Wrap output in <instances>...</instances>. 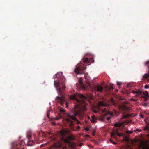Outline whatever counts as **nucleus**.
Masks as SVG:
<instances>
[{
    "mask_svg": "<svg viewBox=\"0 0 149 149\" xmlns=\"http://www.w3.org/2000/svg\"><path fill=\"white\" fill-rule=\"evenodd\" d=\"M129 116L128 115H124L123 116V117L122 118V119H123L125 118H126L127 117H128Z\"/></svg>",
    "mask_w": 149,
    "mask_h": 149,
    "instance_id": "nucleus-23",
    "label": "nucleus"
},
{
    "mask_svg": "<svg viewBox=\"0 0 149 149\" xmlns=\"http://www.w3.org/2000/svg\"><path fill=\"white\" fill-rule=\"evenodd\" d=\"M124 139L126 141H128L129 140L128 139L127 137L124 138Z\"/></svg>",
    "mask_w": 149,
    "mask_h": 149,
    "instance_id": "nucleus-28",
    "label": "nucleus"
},
{
    "mask_svg": "<svg viewBox=\"0 0 149 149\" xmlns=\"http://www.w3.org/2000/svg\"><path fill=\"white\" fill-rule=\"evenodd\" d=\"M80 128V127L79 126H78L77 127V129L79 130Z\"/></svg>",
    "mask_w": 149,
    "mask_h": 149,
    "instance_id": "nucleus-40",
    "label": "nucleus"
},
{
    "mask_svg": "<svg viewBox=\"0 0 149 149\" xmlns=\"http://www.w3.org/2000/svg\"><path fill=\"white\" fill-rule=\"evenodd\" d=\"M58 74H55V76H56L57 78H58Z\"/></svg>",
    "mask_w": 149,
    "mask_h": 149,
    "instance_id": "nucleus-43",
    "label": "nucleus"
},
{
    "mask_svg": "<svg viewBox=\"0 0 149 149\" xmlns=\"http://www.w3.org/2000/svg\"><path fill=\"white\" fill-rule=\"evenodd\" d=\"M87 83L88 84V85L89 87L92 90H93L95 88V86L93 84V83L91 82V83L89 81H87Z\"/></svg>",
    "mask_w": 149,
    "mask_h": 149,
    "instance_id": "nucleus-7",
    "label": "nucleus"
},
{
    "mask_svg": "<svg viewBox=\"0 0 149 149\" xmlns=\"http://www.w3.org/2000/svg\"><path fill=\"white\" fill-rule=\"evenodd\" d=\"M144 104L146 106L147 105V104L146 103H145Z\"/></svg>",
    "mask_w": 149,
    "mask_h": 149,
    "instance_id": "nucleus-46",
    "label": "nucleus"
},
{
    "mask_svg": "<svg viewBox=\"0 0 149 149\" xmlns=\"http://www.w3.org/2000/svg\"><path fill=\"white\" fill-rule=\"evenodd\" d=\"M149 88V85H146L145 86V89H147Z\"/></svg>",
    "mask_w": 149,
    "mask_h": 149,
    "instance_id": "nucleus-26",
    "label": "nucleus"
},
{
    "mask_svg": "<svg viewBox=\"0 0 149 149\" xmlns=\"http://www.w3.org/2000/svg\"><path fill=\"white\" fill-rule=\"evenodd\" d=\"M94 112H95V113H96L97 112H96V111H94Z\"/></svg>",
    "mask_w": 149,
    "mask_h": 149,
    "instance_id": "nucleus-49",
    "label": "nucleus"
},
{
    "mask_svg": "<svg viewBox=\"0 0 149 149\" xmlns=\"http://www.w3.org/2000/svg\"><path fill=\"white\" fill-rule=\"evenodd\" d=\"M92 118L90 119L91 121L93 123H95L96 121V118L95 116H92Z\"/></svg>",
    "mask_w": 149,
    "mask_h": 149,
    "instance_id": "nucleus-16",
    "label": "nucleus"
},
{
    "mask_svg": "<svg viewBox=\"0 0 149 149\" xmlns=\"http://www.w3.org/2000/svg\"><path fill=\"white\" fill-rule=\"evenodd\" d=\"M133 131H127V133H128L129 134H131L132 133Z\"/></svg>",
    "mask_w": 149,
    "mask_h": 149,
    "instance_id": "nucleus-29",
    "label": "nucleus"
},
{
    "mask_svg": "<svg viewBox=\"0 0 149 149\" xmlns=\"http://www.w3.org/2000/svg\"><path fill=\"white\" fill-rule=\"evenodd\" d=\"M110 118H111L110 117H108L107 118V120H109L110 119Z\"/></svg>",
    "mask_w": 149,
    "mask_h": 149,
    "instance_id": "nucleus-35",
    "label": "nucleus"
},
{
    "mask_svg": "<svg viewBox=\"0 0 149 149\" xmlns=\"http://www.w3.org/2000/svg\"><path fill=\"white\" fill-rule=\"evenodd\" d=\"M112 143L113 144H116V142H113Z\"/></svg>",
    "mask_w": 149,
    "mask_h": 149,
    "instance_id": "nucleus-42",
    "label": "nucleus"
},
{
    "mask_svg": "<svg viewBox=\"0 0 149 149\" xmlns=\"http://www.w3.org/2000/svg\"><path fill=\"white\" fill-rule=\"evenodd\" d=\"M113 88L112 86H110L109 88V90H113Z\"/></svg>",
    "mask_w": 149,
    "mask_h": 149,
    "instance_id": "nucleus-27",
    "label": "nucleus"
},
{
    "mask_svg": "<svg viewBox=\"0 0 149 149\" xmlns=\"http://www.w3.org/2000/svg\"><path fill=\"white\" fill-rule=\"evenodd\" d=\"M116 112H117V111H115V113L116 114Z\"/></svg>",
    "mask_w": 149,
    "mask_h": 149,
    "instance_id": "nucleus-47",
    "label": "nucleus"
},
{
    "mask_svg": "<svg viewBox=\"0 0 149 149\" xmlns=\"http://www.w3.org/2000/svg\"><path fill=\"white\" fill-rule=\"evenodd\" d=\"M69 132V131L68 130H64L61 132V134L62 135L64 136L65 135V134L68 133Z\"/></svg>",
    "mask_w": 149,
    "mask_h": 149,
    "instance_id": "nucleus-11",
    "label": "nucleus"
},
{
    "mask_svg": "<svg viewBox=\"0 0 149 149\" xmlns=\"http://www.w3.org/2000/svg\"><path fill=\"white\" fill-rule=\"evenodd\" d=\"M144 130H147L149 132V126L148 125H146L144 128Z\"/></svg>",
    "mask_w": 149,
    "mask_h": 149,
    "instance_id": "nucleus-19",
    "label": "nucleus"
},
{
    "mask_svg": "<svg viewBox=\"0 0 149 149\" xmlns=\"http://www.w3.org/2000/svg\"><path fill=\"white\" fill-rule=\"evenodd\" d=\"M101 120L102 121H103V122H104L105 121V118H104V117H101Z\"/></svg>",
    "mask_w": 149,
    "mask_h": 149,
    "instance_id": "nucleus-25",
    "label": "nucleus"
},
{
    "mask_svg": "<svg viewBox=\"0 0 149 149\" xmlns=\"http://www.w3.org/2000/svg\"><path fill=\"white\" fill-rule=\"evenodd\" d=\"M41 133H42L41 132L38 133L35 136H38L39 137L40 136V135L41 134Z\"/></svg>",
    "mask_w": 149,
    "mask_h": 149,
    "instance_id": "nucleus-22",
    "label": "nucleus"
},
{
    "mask_svg": "<svg viewBox=\"0 0 149 149\" xmlns=\"http://www.w3.org/2000/svg\"><path fill=\"white\" fill-rule=\"evenodd\" d=\"M22 146V143L19 141L17 144L13 145L12 149H24Z\"/></svg>",
    "mask_w": 149,
    "mask_h": 149,
    "instance_id": "nucleus-4",
    "label": "nucleus"
},
{
    "mask_svg": "<svg viewBox=\"0 0 149 149\" xmlns=\"http://www.w3.org/2000/svg\"><path fill=\"white\" fill-rule=\"evenodd\" d=\"M33 144V140L28 141L27 145L28 146H32Z\"/></svg>",
    "mask_w": 149,
    "mask_h": 149,
    "instance_id": "nucleus-15",
    "label": "nucleus"
},
{
    "mask_svg": "<svg viewBox=\"0 0 149 149\" xmlns=\"http://www.w3.org/2000/svg\"><path fill=\"white\" fill-rule=\"evenodd\" d=\"M65 80L62 77H60L58 78V81L55 80L54 83V85L58 91L59 94L61 95V97L57 96L56 99L57 101H60L61 104L65 102L64 96L63 95L62 92V91L65 90V88L64 83Z\"/></svg>",
    "mask_w": 149,
    "mask_h": 149,
    "instance_id": "nucleus-2",
    "label": "nucleus"
},
{
    "mask_svg": "<svg viewBox=\"0 0 149 149\" xmlns=\"http://www.w3.org/2000/svg\"><path fill=\"white\" fill-rule=\"evenodd\" d=\"M108 114L110 115V116H113V113H111L109 111H107V112L105 114V116H107Z\"/></svg>",
    "mask_w": 149,
    "mask_h": 149,
    "instance_id": "nucleus-18",
    "label": "nucleus"
},
{
    "mask_svg": "<svg viewBox=\"0 0 149 149\" xmlns=\"http://www.w3.org/2000/svg\"><path fill=\"white\" fill-rule=\"evenodd\" d=\"M117 84L118 86H120L121 84V83L118 82H117Z\"/></svg>",
    "mask_w": 149,
    "mask_h": 149,
    "instance_id": "nucleus-31",
    "label": "nucleus"
},
{
    "mask_svg": "<svg viewBox=\"0 0 149 149\" xmlns=\"http://www.w3.org/2000/svg\"><path fill=\"white\" fill-rule=\"evenodd\" d=\"M67 149L66 146H64V147H63V149Z\"/></svg>",
    "mask_w": 149,
    "mask_h": 149,
    "instance_id": "nucleus-38",
    "label": "nucleus"
},
{
    "mask_svg": "<svg viewBox=\"0 0 149 149\" xmlns=\"http://www.w3.org/2000/svg\"><path fill=\"white\" fill-rule=\"evenodd\" d=\"M82 83V81H80V83L81 84Z\"/></svg>",
    "mask_w": 149,
    "mask_h": 149,
    "instance_id": "nucleus-48",
    "label": "nucleus"
},
{
    "mask_svg": "<svg viewBox=\"0 0 149 149\" xmlns=\"http://www.w3.org/2000/svg\"><path fill=\"white\" fill-rule=\"evenodd\" d=\"M50 110H48L47 111V118H50L49 115H50Z\"/></svg>",
    "mask_w": 149,
    "mask_h": 149,
    "instance_id": "nucleus-20",
    "label": "nucleus"
},
{
    "mask_svg": "<svg viewBox=\"0 0 149 149\" xmlns=\"http://www.w3.org/2000/svg\"><path fill=\"white\" fill-rule=\"evenodd\" d=\"M107 110L106 108H105L103 109H102V112H104L106 111Z\"/></svg>",
    "mask_w": 149,
    "mask_h": 149,
    "instance_id": "nucleus-30",
    "label": "nucleus"
},
{
    "mask_svg": "<svg viewBox=\"0 0 149 149\" xmlns=\"http://www.w3.org/2000/svg\"><path fill=\"white\" fill-rule=\"evenodd\" d=\"M70 146L73 149L76 148V143L74 142H70L69 143Z\"/></svg>",
    "mask_w": 149,
    "mask_h": 149,
    "instance_id": "nucleus-10",
    "label": "nucleus"
},
{
    "mask_svg": "<svg viewBox=\"0 0 149 149\" xmlns=\"http://www.w3.org/2000/svg\"><path fill=\"white\" fill-rule=\"evenodd\" d=\"M90 60H92L93 63L94 60L93 58L91 59L88 58L83 57L82 60L80 61V63L77 64L75 68L74 72L76 74H83L85 73V70L86 69L87 65H89L88 63Z\"/></svg>",
    "mask_w": 149,
    "mask_h": 149,
    "instance_id": "nucleus-3",
    "label": "nucleus"
},
{
    "mask_svg": "<svg viewBox=\"0 0 149 149\" xmlns=\"http://www.w3.org/2000/svg\"><path fill=\"white\" fill-rule=\"evenodd\" d=\"M70 98V99L75 100L76 103L74 107L72 109L71 112L66 114L64 109L61 108H58V110L60 113H58V116L54 118V119L58 120L66 116L65 119L67 122L70 123L69 124V127L72 130L76 131V129H74V127L73 122L72 120L76 121L77 124L80 123V122L77 120L76 117L78 116L80 118L83 117L84 115L83 112L86 110L85 100L86 98L83 95L79 94L78 93L71 95Z\"/></svg>",
    "mask_w": 149,
    "mask_h": 149,
    "instance_id": "nucleus-1",
    "label": "nucleus"
},
{
    "mask_svg": "<svg viewBox=\"0 0 149 149\" xmlns=\"http://www.w3.org/2000/svg\"><path fill=\"white\" fill-rule=\"evenodd\" d=\"M123 135V134H122L119 133L118 132L117 136H122Z\"/></svg>",
    "mask_w": 149,
    "mask_h": 149,
    "instance_id": "nucleus-24",
    "label": "nucleus"
},
{
    "mask_svg": "<svg viewBox=\"0 0 149 149\" xmlns=\"http://www.w3.org/2000/svg\"><path fill=\"white\" fill-rule=\"evenodd\" d=\"M83 144V143H80L79 144V146H82Z\"/></svg>",
    "mask_w": 149,
    "mask_h": 149,
    "instance_id": "nucleus-39",
    "label": "nucleus"
},
{
    "mask_svg": "<svg viewBox=\"0 0 149 149\" xmlns=\"http://www.w3.org/2000/svg\"><path fill=\"white\" fill-rule=\"evenodd\" d=\"M87 117V118H88V119H90V117L89 116H88Z\"/></svg>",
    "mask_w": 149,
    "mask_h": 149,
    "instance_id": "nucleus-44",
    "label": "nucleus"
},
{
    "mask_svg": "<svg viewBox=\"0 0 149 149\" xmlns=\"http://www.w3.org/2000/svg\"><path fill=\"white\" fill-rule=\"evenodd\" d=\"M89 136V135H88L87 136Z\"/></svg>",
    "mask_w": 149,
    "mask_h": 149,
    "instance_id": "nucleus-51",
    "label": "nucleus"
},
{
    "mask_svg": "<svg viewBox=\"0 0 149 149\" xmlns=\"http://www.w3.org/2000/svg\"><path fill=\"white\" fill-rule=\"evenodd\" d=\"M69 140H74L75 139V137L74 136L71 135L68 136L67 137Z\"/></svg>",
    "mask_w": 149,
    "mask_h": 149,
    "instance_id": "nucleus-14",
    "label": "nucleus"
},
{
    "mask_svg": "<svg viewBox=\"0 0 149 149\" xmlns=\"http://www.w3.org/2000/svg\"><path fill=\"white\" fill-rule=\"evenodd\" d=\"M142 93V92L140 90H138L136 91V95H135L136 97H138V95H141Z\"/></svg>",
    "mask_w": 149,
    "mask_h": 149,
    "instance_id": "nucleus-12",
    "label": "nucleus"
},
{
    "mask_svg": "<svg viewBox=\"0 0 149 149\" xmlns=\"http://www.w3.org/2000/svg\"><path fill=\"white\" fill-rule=\"evenodd\" d=\"M28 141L31 140V135H29L27 136Z\"/></svg>",
    "mask_w": 149,
    "mask_h": 149,
    "instance_id": "nucleus-21",
    "label": "nucleus"
},
{
    "mask_svg": "<svg viewBox=\"0 0 149 149\" xmlns=\"http://www.w3.org/2000/svg\"><path fill=\"white\" fill-rule=\"evenodd\" d=\"M63 140L64 142L66 143H68L69 144L70 142L68 137H67V138H63Z\"/></svg>",
    "mask_w": 149,
    "mask_h": 149,
    "instance_id": "nucleus-17",
    "label": "nucleus"
},
{
    "mask_svg": "<svg viewBox=\"0 0 149 149\" xmlns=\"http://www.w3.org/2000/svg\"><path fill=\"white\" fill-rule=\"evenodd\" d=\"M131 100H132V101H134V102H136L137 101V100H136L135 99H131Z\"/></svg>",
    "mask_w": 149,
    "mask_h": 149,
    "instance_id": "nucleus-37",
    "label": "nucleus"
},
{
    "mask_svg": "<svg viewBox=\"0 0 149 149\" xmlns=\"http://www.w3.org/2000/svg\"><path fill=\"white\" fill-rule=\"evenodd\" d=\"M52 124H53V125H55L56 124H55V123L53 122V123H52Z\"/></svg>",
    "mask_w": 149,
    "mask_h": 149,
    "instance_id": "nucleus-45",
    "label": "nucleus"
},
{
    "mask_svg": "<svg viewBox=\"0 0 149 149\" xmlns=\"http://www.w3.org/2000/svg\"><path fill=\"white\" fill-rule=\"evenodd\" d=\"M118 132V129H116L115 131H113L111 134V137L113 138H116L117 133Z\"/></svg>",
    "mask_w": 149,
    "mask_h": 149,
    "instance_id": "nucleus-6",
    "label": "nucleus"
},
{
    "mask_svg": "<svg viewBox=\"0 0 149 149\" xmlns=\"http://www.w3.org/2000/svg\"><path fill=\"white\" fill-rule=\"evenodd\" d=\"M96 88L97 89L96 90L97 92H101L103 89V88L102 86L100 85L97 86Z\"/></svg>",
    "mask_w": 149,
    "mask_h": 149,
    "instance_id": "nucleus-8",
    "label": "nucleus"
},
{
    "mask_svg": "<svg viewBox=\"0 0 149 149\" xmlns=\"http://www.w3.org/2000/svg\"><path fill=\"white\" fill-rule=\"evenodd\" d=\"M46 145L45 144H42L40 146L41 147H42L43 146H45Z\"/></svg>",
    "mask_w": 149,
    "mask_h": 149,
    "instance_id": "nucleus-36",
    "label": "nucleus"
},
{
    "mask_svg": "<svg viewBox=\"0 0 149 149\" xmlns=\"http://www.w3.org/2000/svg\"><path fill=\"white\" fill-rule=\"evenodd\" d=\"M126 122H123L119 123H115L114 124V126L116 127H120L123 125Z\"/></svg>",
    "mask_w": 149,
    "mask_h": 149,
    "instance_id": "nucleus-9",
    "label": "nucleus"
},
{
    "mask_svg": "<svg viewBox=\"0 0 149 149\" xmlns=\"http://www.w3.org/2000/svg\"><path fill=\"white\" fill-rule=\"evenodd\" d=\"M85 130L86 131H88L89 130V129L88 128H86L85 129Z\"/></svg>",
    "mask_w": 149,
    "mask_h": 149,
    "instance_id": "nucleus-41",
    "label": "nucleus"
},
{
    "mask_svg": "<svg viewBox=\"0 0 149 149\" xmlns=\"http://www.w3.org/2000/svg\"><path fill=\"white\" fill-rule=\"evenodd\" d=\"M143 93L146 98H147L149 97L148 93L147 91H144Z\"/></svg>",
    "mask_w": 149,
    "mask_h": 149,
    "instance_id": "nucleus-13",
    "label": "nucleus"
},
{
    "mask_svg": "<svg viewBox=\"0 0 149 149\" xmlns=\"http://www.w3.org/2000/svg\"><path fill=\"white\" fill-rule=\"evenodd\" d=\"M98 105L99 107H106L107 106L108 104L102 101H99L98 103Z\"/></svg>",
    "mask_w": 149,
    "mask_h": 149,
    "instance_id": "nucleus-5",
    "label": "nucleus"
},
{
    "mask_svg": "<svg viewBox=\"0 0 149 149\" xmlns=\"http://www.w3.org/2000/svg\"><path fill=\"white\" fill-rule=\"evenodd\" d=\"M140 116L142 118H144V115L143 114H141L140 115Z\"/></svg>",
    "mask_w": 149,
    "mask_h": 149,
    "instance_id": "nucleus-33",
    "label": "nucleus"
},
{
    "mask_svg": "<svg viewBox=\"0 0 149 149\" xmlns=\"http://www.w3.org/2000/svg\"><path fill=\"white\" fill-rule=\"evenodd\" d=\"M131 93H133L134 94H136V91L134 90L132 91Z\"/></svg>",
    "mask_w": 149,
    "mask_h": 149,
    "instance_id": "nucleus-32",
    "label": "nucleus"
},
{
    "mask_svg": "<svg viewBox=\"0 0 149 149\" xmlns=\"http://www.w3.org/2000/svg\"><path fill=\"white\" fill-rule=\"evenodd\" d=\"M141 131V130H140L139 131Z\"/></svg>",
    "mask_w": 149,
    "mask_h": 149,
    "instance_id": "nucleus-50",
    "label": "nucleus"
},
{
    "mask_svg": "<svg viewBox=\"0 0 149 149\" xmlns=\"http://www.w3.org/2000/svg\"><path fill=\"white\" fill-rule=\"evenodd\" d=\"M109 141L111 143H113V140L111 139H110Z\"/></svg>",
    "mask_w": 149,
    "mask_h": 149,
    "instance_id": "nucleus-34",
    "label": "nucleus"
}]
</instances>
